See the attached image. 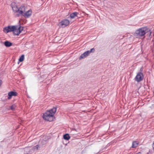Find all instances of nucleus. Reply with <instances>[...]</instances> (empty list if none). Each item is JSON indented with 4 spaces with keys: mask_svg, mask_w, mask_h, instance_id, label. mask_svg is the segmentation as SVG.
Listing matches in <instances>:
<instances>
[{
    "mask_svg": "<svg viewBox=\"0 0 154 154\" xmlns=\"http://www.w3.org/2000/svg\"><path fill=\"white\" fill-rule=\"evenodd\" d=\"M23 30V27H21L20 26L19 27L15 26L14 31H13V33L14 35H18Z\"/></svg>",
    "mask_w": 154,
    "mask_h": 154,
    "instance_id": "20e7f679",
    "label": "nucleus"
},
{
    "mask_svg": "<svg viewBox=\"0 0 154 154\" xmlns=\"http://www.w3.org/2000/svg\"><path fill=\"white\" fill-rule=\"evenodd\" d=\"M56 107H53L43 114V119L45 120L51 122L53 120L54 115L56 111Z\"/></svg>",
    "mask_w": 154,
    "mask_h": 154,
    "instance_id": "f257e3e1",
    "label": "nucleus"
},
{
    "mask_svg": "<svg viewBox=\"0 0 154 154\" xmlns=\"http://www.w3.org/2000/svg\"><path fill=\"white\" fill-rule=\"evenodd\" d=\"M89 55V52L88 51H86L83 54H82L79 57V59L80 60L84 59Z\"/></svg>",
    "mask_w": 154,
    "mask_h": 154,
    "instance_id": "9d476101",
    "label": "nucleus"
},
{
    "mask_svg": "<svg viewBox=\"0 0 154 154\" xmlns=\"http://www.w3.org/2000/svg\"><path fill=\"white\" fill-rule=\"evenodd\" d=\"M78 14V13L77 12H75L70 14V16L71 18L73 19L77 17Z\"/></svg>",
    "mask_w": 154,
    "mask_h": 154,
    "instance_id": "f8f14e48",
    "label": "nucleus"
},
{
    "mask_svg": "<svg viewBox=\"0 0 154 154\" xmlns=\"http://www.w3.org/2000/svg\"><path fill=\"white\" fill-rule=\"evenodd\" d=\"M4 45L7 47L11 46L12 45V43L8 41H6L4 42Z\"/></svg>",
    "mask_w": 154,
    "mask_h": 154,
    "instance_id": "9b49d317",
    "label": "nucleus"
},
{
    "mask_svg": "<svg viewBox=\"0 0 154 154\" xmlns=\"http://www.w3.org/2000/svg\"><path fill=\"white\" fill-rule=\"evenodd\" d=\"M70 138L69 134H66L63 135V138L66 140H68Z\"/></svg>",
    "mask_w": 154,
    "mask_h": 154,
    "instance_id": "4468645a",
    "label": "nucleus"
},
{
    "mask_svg": "<svg viewBox=\"0 0 154 154\" xmlns=\"http://www.w3.org/2000/svg\"><path fill=\"white\" fill-rule=\"evenodd\" d=\"M147 32L149 35H151V32L150 29H147L146 28H140L136 31L135 36L137 38H140Z\"/></svg>",
    "mask_w": 154,
    "mask_h": 154,
    "instance_id": "f03ea898",
    "label": "nucleus"
},
{
    "mask_svg": "<svg viewBox=\"0 0 154 154\" xmlns=\"http://www.w3.org/2000/svg\"><path fill=\"white\" fill-rule=\"evenodd\" d=\"M17 95V93L16 92L11 91L8 93V100L11 99L12 96H16Z\"/></svg>",
    "mask_w": 154,
    "mask_h": 154,
    "instance_id": "1a4fd4ad",
    "label": "nucleus"
},
{
    "mask_svg": "<svg viewBox=\"0 0 154 154\" xmlns=\"http://www.w3.org/2000/svg\"><path fill=\"white\" fill-rule=\"evenodd\" d=\"M23 12L22 14L20 15L24 16L25 18H28L29 17L32 15V11L31 9L29 10L25 13Z\"/></svg>",
    "mask_w": 154,
    "mask_h": 154,
    "instance_id": "6e6552de",
    "label": "nucleus"
},
{
    "mask_svg": "<svg viewBox=\"0 0 154 154\" xmlns=\"http://www.w3.org/2000/svg\"><path fill=\"white\" fill-rule=\"evenodd\" d=\"M38 145H36L35 146H34L33 147V150H37L38 149Z\"/></svg>",
    "mask_w": 154,
    "mask_h": 154,
    "instance_id": "a211bd4d",
    "label": "nucleus"
},
{
    "mask_svg": "<svg viewBox=\"0 0 154 154\" xmlns=\"http://www.w3.org/2000/svg\"><path fill=\"white\" fill-rule=\"evenodd\" d=\"M143 78V73L141 72H138L135 77V80L139 82L142 81Z\"/></svg>",
    "mask_w": 154,
    "mask_h": 154,
    "instance_id": "0eeeda50",
    "label": "nucleus"
},
{
    "mask_svg": "<svg viewBox=\"0 0 154 154\" xmlns=\"http://www.w3.org/2000/svg\"><path fill=\"white\" fill-rule=\"evenodd\" d=\"M2 81L1 80H0V86H1L2 84Z\"/></svg>",
    "mask_w": 154,
    "mask_h": 154,
    "instance_id": "aec40b11",
    "label": "nucleus"
},
{
    "mask_svg": "<svg viewBox=\"0 0 154 154\" xmlns=\"http://www.w3.org/2000/svg\"><path fill=\"white\" fill-rule=\"evenodd\" d=\"M16 107V105L15 104H14L10 106V109L12 110H14L15 109Z\"/></svg>",
    "mask_w": 154,
    "mask_h": 154,
    "instance_id": "dca6fc26",
    "label": "nucleus"
},
{
    "mask_svg": "<svg viewBox=\"0 0 154 154\" xmlns=\"http://www.w3.org/2000/svg\"><path fill=\"white\" fill-rule=\"evenodd\" d=\"M138 144V142L137 141H134L132 143V148H136L137 147Z\"/></svg>",
    "mask_w": 154,
    "mask_h": 154,
    "instance_id": "ddd939ff",
    "label": "nucleus"
},
{
    "mask_svg": "<svg viewBox=\"0 0 154 154\" xmlns=\"http://www.w3.org/2000/svg\"><path fill=\"white\" fill-rule=\"evenodd\" d=\"M11 7L14 12L18 13L17 15V17L20 16V14H23V12L25 11V7L24 6H22L19 8L16 5L13 6L12 5Z\"/></svg>",
    "mask_w": 154,
    "mask_h": 154,
    "instance_id": "7ed1b4c3",
    "label": "nucleus"
},
{
    "mask_svg": "<svg viewBox=\"0 0 154 154\" xmlns=\"http://www.w3.org/2000/svg\"><path fill=\"white\" fill-rule=\"evenodd\" d=\"M15 28V26H8V27H5L4 29V32L6 33H8L9 32H13Z\"/></svg>",
    "mask_w": 154,
    "mask_h": 154,
    "instance_id": "39448f33",
    "label": "nucleus"
},
{
    "mask_svg": "<svg viewBox=\"0 0 154 154\" xmlns=\"http://www.w3.org/2000/svg\"><path fill=\"white\" fill-rule=\"evenodd\" d=\"M152 147L153 150H154V141L153 142V144H152Z\"/></svg>",
    "mask_w": 154,
    "mask_h": 154,
    "instance_id": "6ab92c4d",
    "label": "nucleus"
},
{
    "mask_svg": "<svg viewBox=\"0 0 154 154\" xmlns=\"http://www.w3.org/2000/svg\"><path fill=\"white\" fill-rule=\"evenodd\" d=\"M44 141V142H45V141Z\"/></svg>",
    "mask_w": 154,
    "mask_h": 154,
    "instance_id": "412c9836",
    "label": "nucleus"
},
{
    "mask_svg": "<svg viewBox=\"0 0 154 154\" xmlns=\"http://www.w3.org/2000/svg\"><path fill=\"white\" fill-rule=\"evenodd\" d=\"M87 51L89 52V54H90L91 53H94L95 51V50L94 48H92L90 50H88Z\"/></svg>",
    "mask_w": 154,
    "mask_h": 154,
    "instance_id": "f3484780",
    "label": "nucleus"
},
{
    "mask_svg": "<svg viewBox=\"0 0 154 154\" xmlns=\"http://www.w3.org/2000/svg\"><path fill=\"white\" fill-rule=\"evenodd\" d=\"M24 55H22L19 59V61L20 62H22L24 60Z\"/></svg>",
    "mask_w": 154,
    "mask_h": 154,
    "instance_id": "2eb2a0df",
    "label": "nucleus"
},
{
    "mask_svg": "<svg viewBox=\"0 0 154 154\" xmlns=\"http://www.w3.org/2000/svg\"><path fill=\"white\" fill-rule=\"evenodd\" d=\"M69 21L68 20L65 19L59 23V25L60 26L64 27L68 26L69 24Z\"/></svg>",
    "mask_w": 154,
    "mask_h": 154,
    "instance_id": "423d86ee",
    "label": "nucleus"
}]
</instances>
